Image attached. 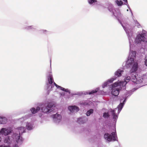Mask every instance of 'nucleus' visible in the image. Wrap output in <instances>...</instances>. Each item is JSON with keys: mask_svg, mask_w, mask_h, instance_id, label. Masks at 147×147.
<instances>
[{"mask_svg": "<svg viewBox=\"0 0 147 147\" xmlns=\"http://www.w3.org/2000/svg\"><path fill=\"white\" fill-rule=\"evenodd\" d=\"M68 109L71 112H77L79 110V108L75 106H69L68 107Z\"/></svg>", "mask_w": 147, "mask_h": 147, "instance_id": "nucleus-8", "label": "nucleus"}, {"mask_svg": "<svg viewBox=\"0 0 147 147\" xmlns=\"http://www.w3.org/2000/svg\"><path fill=\"white\" fill-rule=\"evenodd\" d=\"M98 89L97 88L95 90H93L89 92L88 94L90 95L93 94L97 92L98 91Z\"/></svg>", "mask_w": 147, "mask_h": 147, "instance_id": "nucleus-25", "label": "nucleus"}, {"mask_svg": "<svg viewBox=\"0 0 147 147\" xmlns=\"http://www.w3.org/2000/svg\"><path fill=\"white\" fill-rule=\"evenodd\" d=\"M115 78H111L107 82L109 83H112V82L115 79Z\"/></svg>", "mask_w": 147, "mask_h": 147, "instance_id": "nucleus-30", "label": "nucleus"}, {"mask_svg": "<svg viewBox=\"0 0 147 147\" xmlns=\"http://www.w3.org/2000/svg\"><path fill=\"white\" fill-rule=\"evenodd\" d=\"M123 1H124L125 2H126L127 3V0H123Z\"/></svg>", "mask_w": 147, "mask_h": 147, "instance_id": "nucleus-35", "label": "nucleus"}, {"mask_svg": "<svg viewBox=\"0 0 147 147\" xmlns=\"http://www.w3.org/2000/svg\"><path fill=\"white\" fill-rule=\"evenodd\" d=\"M109 115L108 113H103V117L105 118H107L109 117Z\"/></svg>", "mask_w": 147, "mask_h": 147, "instance_id": "nucleus-27", "label": "nucleus"}, {"mask_svg": "<svg viewBox=\"0 0 147 147\" xmlns=\"http://www.w3.org/2000/svg\"><path fill=\"white\" fill-rule=\"evenodd\" d=\"M80 104L81 105H86L89 104V103L86 101H82L80 102Z\"/></svg>", "mask_w": 147, "mask_h": 147, "instance_id": "nucleus-24", "label": "nucleus"}, {"mask_svg": "<svg viewBox=\"0 0 147 147\" xmlns=\"http://www.w3.org/2000/svg\"><path fill=\"white\" fill-rule=\"evenodd\" d=\"M31 27V26H30L29 27L30 28H32Z\"/></svg>", "mask_w": 147, "mask_h": 147, "instance_id": "nucleus-37", "label": "nucleus"}, {"mask_svg": "<svg viewBox=\"0 0 147 147\" xmlns=\"http://www.w3.org/2000/svg\"><path fill=\"white\" fill-rule=\"evenodd\" d=\"M26 127L28 130H31L32 129V126L31 124L28 123L27 124Z\"/></svg>", "mask_w": 147, "mask_h": 147, "instance_id": "nucleus-19", "label": "nucleus"}, {"mask_svg": "<svg viewBox=\"0 0 147 147\" xmlns=\"http://www.w3.org/2000/svg\"><path fill=\"white\" fill-rule=\"evenodd\" d=\"M20 129H20V131H21V130L22 129H23V131H20V132H21V133H24V132H25V129L24 128V127H20L19 128Z\"/></svg>", "mask_w": 147, "mask_h": 147, "instance_id": "nucleus-32", "label": "nucleus"}, {"mask_svg": "<svg viewBox=\"0 0 147 147\" xmlns=\"http://www.w3.org/2000/svg\"><path fill=\"white\" fill-rule=\"evenodd\" d=\"M55 86L57 88H59L61 90L65 91V92H67V89H66L64 88L57 85L55 83Z\"/></svg>", "mask_w": 147, "mask_h": 147, "instance_id": "nucleus-18", "label": "nucleus"}, {"mask_svg": "<svg viewBox=\"0 0 147 147\" xmlns=\"http://www.w3.org/2000/svg\"><path fill=\"white\" fill-rule=\"evenodd\" d=\"M138 68V63L137 62H134L131 70V73L136 72Z\"/></svg>", "mask_w": 147, "mask_h": 147, "instance_id": "nucleus-7", "label": "nucleus"}, {"mask_svg": "<svg viewBox=\"0 0 147 147\" xmlns=\"http://www.w3.org/2000/svg\"><path fill=\"white\" fill-rule=\"evenodd\" d=\"M115 2L118 6H121L123 4V2L121 0L118 1L117 0L115 1Z\"/></svg>", "mask_w": 147, "mask_h": 147, "instance_id": "nucleus-21", "label": "nucleus"}, {"mask_svg": "<svg viewBox=\"0 0 147 147\" xmlns=\"http://www.w3.org/2000/svg\"><path fill=\"white\" fill-rule=\"evenodd\" d=\"M97 2L96 0H88V3L90 4H92L94 3Z\"/></svg>", "mask_w": 147, "mask_h": 147, "instance_id": "nucleus-29", "label": "nucleus"}, {"mask_svg": "<svg viewBox=\"0 0 147 147\" xmlns=\"http://www.w3.org/2000/svg\"><path fill=\"white\" fill-rule=\"evenodd\" d=\"M53 105L51 103L49 102L47 104H43L41 105V109L42 112L44 113H50L53 110L51 108L53 107Z\"/></svg>", "mask_w": 147, "mask_h": 147, "instance_id": "nucleus-1", "label": "nucleus"}, {"mask_svg": "<svg viewBox=\"0 0 147 147\" xmlns=\"http://www.w3.org/2000/svg\"><path fill=\"white\" fill-rule=\"evenodd\" d=\"M11 132L10 131L5 128H2L0 131V135L1 134L4 135L5 136L8 135Z\"/></svg>", "mask_w": 147, "mask_h": 147, "instance_id": "nucleus-6", "label": "nucleus"}, {"mask_svg": "<svg viewBox=\"0 0 147 147\" xmlns=\"http://www.w3.org/2000/svg\"><path fill=\"white\" fill-rule=\"evenodd\" d=\"M123 83H124V82H115L112 85V89H114V87H116L118 86H121Z\"/></svg>", "mask_w": 147, "mask_h": 147, "instance_id": "nucleus-16", "label": "nucleus"}, {"mask_svg": "<svg viewBox=\"0 0 147 147\" xmlns=\"http://www.w3.org/2000/svg\"><path fill=\"white\" fill-rule=\"evenodd\" d=\"M1 137H0V142H1Z\"/></svg>", "mask_w": 147, "mask_h": 147, "instance_id": "nucleus-36", "label": "nucleus"}, {"mask_svg": "<svg viewBox=\"0 0 147 147\" xmlns=\"http://www.w3.org/2000/svg\"><path fill=\"white\" fill-rule=\"evenodd\" d=\"M40 110V108L39 107H37L36 109H35L34 108H32L31 109V111L33 114H34Z\"/></svg>", "mask_w": 147, "mask_h": 147, "instance_id": "nucleus-14", "label": "nucleus"}, {"mask_svg": "<svg viewBox=\"0 0 147 147\" xmlns=\"http://www.w3.org/2000/svg\"><path fill=\"white\" fill-rule=\"evenodd\" d=\"M123 104L122 103H121L118 106V108L119 110H121L123 107Z\"/></svg>", "mask_w": 147, "mask_h": 147, "instance_id": "nucleus-26", "label": "nucleus"}, {"mask_svg": "<svg viewBox=\"0 0 147 147\" xmlns=\"http://www.w3.org/2000/svg\"><path fill=\"white\" fill-rule=\"evenodd\" d=\"M119 89L118 88L112 89L111 93L112 94L115 96H117L119 93Z\"/></svg>", "mask_w": 147, "mask_h": 147, "instance_id": "nucleus-11", "label": "nucleus"}, {"mask_svg": "<svg viewBox=\"0 0 147 147\" xmlns=\"http://www.w3.org/2000/svg\"><path fill=\"white\" fill-rule=\"evenodd\" d=\"M7 121V119L5 117H0V124H5Z\"/></svg>", "mask_w": 147, "mask_h": 147, "instance_id": "nucleus-15", "label": "nucleus"}, {"mask_svg": "<svg viewBox=\"0 0 147 147\" xmlns=\"http://www.w3.org/2000/svg\"><path fill=\"white\" fill-rule=\"evenodd\" d=\"M131 77L130 76H127L125 79V81L126 83L128 82L130 80H131Z\"/></svg>", "mask_w": 147, "mask_h": 147, "instance_id": "nucleus-28", "label": "nucleus"}, {"mask_svg": "<svg viewBox=\"0 0 147 147\" xmlns=\"http://www.w3.org/2000/svg\"><path fill=\"white\" fill-rule=\"evenodd\" d=\"M77 122L80 124H83L85 123V121L82 118H79L78 119Z\"/></svg>", "mask_w": 147, "mask_h": 147, "instance_id": "nucleus-20", "label": "nucleus"}, {"mask_svg": "<svg viewBox=\"0 0 147 147\" xmlns=\"http://www.w3.org/2000/svg\"><path fill=\"white\" fill-rule=\"evenodd\" d=\"M123 72V70H121L120 69L118 70L115 73V78L121 76V73Z\"/></svg>", "mask_w": 147, "mask_h": 147, "instance_id": "nucleus-12", "label": "nucleus"}, {"mask_svg": "<svg viewBox=\"0 0 147 147\" xmlns=\"http://www.w3.org/2000/svg\"><path fill=\"white\" fill-rule=\"evenodd\" d=\"M145 64L147 66V57H145Z\"/></svg>", "mask_w": 147, "mask_h": 147, "instance_id": "nucleus-33", "label": "nucleus"}, {"mask_svg": "<svg viewBox=\"0 0 147 147\" xmlns=\"http://www.w3.org/2000/svg\"><path fill=\"white\" fill-rule=\"evenodd\" d=\"M111 134L112 135L108 133H105L104 135L105 139L107 140L109 142L116 140V139L115 138L116 133L115 132H113L111 133Z\"/></svg>", "mask_w": 147, "mask_h": 147, "instance_id": "nucleus-2", "label": "nucleus"}, {"mask_svg": "<svg viewBox=\"0 0 147 147\" xmlns=\"http://www.w3.org/2000/svg\"><path fill=\"white\" fill-rule=\"evenodd\" d=\"M47 79L48 80V84L51 85V88L54 86L53 84L55 85V83L54 81L52 75L50 74L47 77Z\"/></svg>", "mask_w": 147, "mask_h": 147, "instance_id": "nucleus-5", "label": "nucleus"}, {"mask_svg": "<svg viewBox=\"0 0 147 147\" xmlns=\"http://www.w3.org/2000/svg\"><path fill=\"white\" fill-rule=\"evenodd\" d=\"M146 34L143 33L141 34H139L137 35L136 40V42L139 43L141 41H147L146 38L145 36Z\"/></svg>", "mask_w": 147, "mask_h": 147, "instance_id": "nucleus-3", "label": "nucleus"}, {"mask_svg": "<svg viewBox=\"0 0 147 147\" xmlns=\"http://www.w3.org/2000/svg\"><path fill=\"white\" fill-rule=\"evenodd\" d=\"M10 140L9 137V136L6 137L5 139L4 140V142L5 143H7V144H9L10 143Z\"/></svg>", "mask_w": 147, "mask_h": 147, "instance_id": "nucleus-22", "label": "nucleus"}, {"mask_svg": "<svg viewBox=\"0 0 147 147\" xmlns=\"http://www.w3.org/2000/svg\"><path fill=\"white\" fill-rule=\"evenodd\" d=\"M0 147H10L9 146H5V145H0Z\"/></svg>", "mask_w": 147, "mask_h": 147, "instance_id": "nucleus-34", "label": "nucleus"}, {"mask_svg": "<svg viewBox=\"0 0 147 147\" xmlns=\"http://www.w3.org/2000/svg\"><path fill=\"white\" fill-rule=\"evenodd\" d=\"M111 112L112 113V116H113V118L115 120L117 118V115L115 114V112L114 110H112L111 111Z\"/></svg>", "mask_w": 147, "mask_h": 147, "instance_id": "nucleus-17", "label": "nucleus"}, {"mask_svg": "<svg viewBox=\"0 0 147 147\" xmlns=\"http://www.w3.org/2000/svg\"><path fill=\"white\" fill-rule=\"evenodd\" d=\"M134 62V59L133 58H130L128 59L127 62V64L126 65V67H130L132 65V64Z\"/></svg>", "mask_w": 147, "mask_h": 147, "instance_id": "nucleus-10", "label": "nucleus"}, {"mask_svg": "<svg viewBox=\"0 0 147 147\" xmlns=\"http://www.w3.org/2000/svg\"><path fill=\"white\" fill-rule=\"evenodd\" d=\"M136 73H131V81L135 83L136 81Z\"/></svg>", "mask_w": 147, "mask_h": 147, "instance_id": "nucleus-13", "label": "nucleus"}, {"mask_svg": "<svg viewBox=\"0 0 147 147\" xmlns=\"http://www.w3.org/2000/svg\"><path fill=\"white\" fill-rule=\"evenodd\" d=\"M146 76L145 75H139V76L137 75V77L136 78V81L135 83L137 84L142 83L146 78Z\"/></svg>", "mask_w": 147, "mask_h": 147, "instance_id": "nucleus-4", "label": "nucleus"}, {"mask_svg": "<svg viewBox=\"0 0 147 147\" xmlns=\"http://www.w3.org/2000/svg\"><path fill=\"white\" fill-rule=\"evenodd\" d=\"M108 84H109V83L107 81L105 82L102 85L103 88H105L107 86Z\"/></svg>", "mask_w": 147, "mask_h": 147, "instance_id": "nucleus-31", "label": "nucleus"}, {"mask_svg": "<svg viewBox=\"0 0 147 147\" xmlns=\"http://www.w3.org/2000/svg\"><path fill=\"white\" fill-rule=\"evenodd\" d=\"M93 110L92 109H91L88 111L86 113V115L87 116H89L91 114L93 113Z\"/></svg>", "mask_w": 147, "mask_h": 147, "instance_id": "nucleus-23", "label": "nucleus"}, {"mask_svg": "<svg viewBox=\"0 0 147 147\" xmlns=\"http://www.w3.org/2000/svg\"><path fill=\"white\" fill-rule=\"evenodd\" d=\"M51 117L53 119H55V121H59L61 119V115L57 114L53 115H51Z\"/></svg>", "mask_w": 147, "mask_h": 147, "instance_id": "nucleus-9", "label": "nucleus"}]
</instances>
